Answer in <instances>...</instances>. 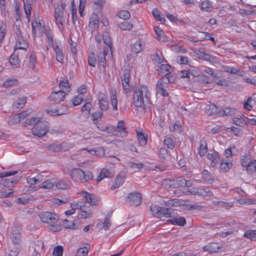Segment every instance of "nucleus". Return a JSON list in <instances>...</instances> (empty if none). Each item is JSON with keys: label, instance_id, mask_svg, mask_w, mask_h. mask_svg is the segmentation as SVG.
<instances>
[{"label": "nucleus", "instance_id": "nucleus-54", "mask_svg": "<svg viewBox=\"0 0 256 256\" xmlns=\"http://www.w3.org/2000/svg\"><path fill=\"white\" fill-rule=\"evenodd\" d=\"M36 62V56L35 53L32 52L30 56V67L35 71V66Z\"/></svg>", "mask_w": 256, "mask_h": 256}, {"label": "nucleus", "instance_id": "nucleus-60", "mask_svg": "<svg viewBox=\"0 0 256 256\" xmlns=\"http://www.w3.org/2000/svg\"><path fill=\"white\" fill-rule=\"evenodd\" d=\"M164 205L168 207L177 206L180 202L177 199L170 200L164 202Z\"/></svg>", "mask_w": 256, "mask_h": 256}, {"label": "nucleus", "instance_id": "nucleus-4", "mask_svg": "<svg viewBox=\"0 0 256 256\" xmlns=\"http://www.w3.org/2000/svg\"><path fill=\"white\" fill-rule=\"evenodd\" d=\"M150 94L147 86L142 85L140 88L134 90L133 104L137 108H142L146 103H148Z\"/></svg>", "mask_w": 256, "mask_h": 256}, {"label": "nucleus", "instance_id": "nucleus-63", "mask_svg": "<svg viewBox=\"0 0 256 256\" xmlns=\"http://www.w3.org/2000/svg\"><path fill=\"white\" fill-rule=\"evenodd\" d=\"M63 254V248L60 246L54 247L52 254L54 256H62Z\"/></svg>", "mask_w": 256, "mask_h": 256}, {"label": "nucleus", "instance_id": "nucleus-8", "mask_svg": "<svg viewBox=\"0 0 256 256\" xmlns=\"http://www.w3.org/2000/svg\"><path fill=\"white\" fill-rule=\"evenodd\" d=\"M241 164L243 167L246 168L248 174L256 172V160H251L248 156H243L241 158Z\"/></svg>", "mask_w": 256, "mask_h": 256}, {"label": "nucleus", "instance_id": "nucleus-50", "mask_svg": "<svg viewBox=\"0 0 256 256\" xmlns=\"http://www.w3.org/2000/svg\"><path fill=\"white\" fill-rule=\"evenodd\" d=\"M202 178L205 182L211 183L213 180V177L211 174L207 170H204L202 173Z\"/></svg>", "mask_w": 256, "mask_h": 256}, {"label": "nucleus", "instance_id": "nucleus-11", "mask_svg": "<svg viewBox=\"0 0 256 256\" xmlns=\"http://www.w3.org/2000/svg\"><path fill=\"white\" fill-rule=\"evenodd\" d=\"M66 95L63 90H58L52 92L48 98L54 104H58L64 100Z\"/></svg>", "mask_w": 256, "mask_h": 256}, {"label": "nucleus", "instance_id": "nucleus-37", "mask_svg": "<svg viewBox=\"0 0 256 256\" xmlns=\"http://www.w3.org/2000/svg\"><path fill=\"white\" fill-rule=\"evenodd\" d=\"M42 180V176L38 174L34 178L28 176L26 178V181L28 184L30 185H34L40 182Z\"/></svg>", "mask_w": 256, "mask_h": 256}, {"label": "nucleus", "instance_id": "nucleus-32", "mask_svg": "<svg viewBox=\"0 0 256 256\" xmlns=\"http://www.w3.org/2000/svg\"><path fill=\"white\" fill-rule=\"evenodd\" d=\"M232 166V162L230 160H222L220 162V168L221 171L224 172H228Z\"/></svg>", "mask_w": 256, "mask_h": 256}, {"label": "nucleus", "instance_id": "nucleus-25", "mask_svg": "<svg viewBox=\"0 0 256 256\" xmlns=\"http://www.w3.org/2000/svg\"><path fill=\"white\" fill-rule=\"evenodd\" d=\"M59 86L61 89L60 90H63L66 94H68L70 91V86L68 80L66 78H64L60 80Z\"/></svg>", "mask_w": 256, "mask_h": 256}, {"label": "nucleus", "instance_id": "nucleus-42", "mask_svg": "<svg viewBox=\"0 0 256 256\" xmlns=\"http://www.w3.org/2000/svg\"><path fill=\"white\" fill-rule=\"evenodd\" d=\"M244 236L252 241L256 242V230H248L246 231L244 234Z\"/></svg>", "mask_w": 256, "mask_h": 256}, {"label": "nucleus", "instance_id": "nucleus-10", "mask_svg": "<svg viewBox=\"0 0 256 256\" xmlns=\"http://www.w3.org/2000/svg\"><path fill=\"white\" fill-rule=\"evenodd\" d=\"M32 111V108H28L24 112L10 116L8 120V124L14 125L18 124L31 114Z\"/></svg>", "mask_w": 256, "mask_h": 256}, {"label": "nucleus", "instance_id": "nucleus-64", "mask_svg": "<svg viewBox=\"0 0 256 256\" xmlns=\"http://www.w3.org/2000/svg\"><path fill=\"white\" fill-rule=\"evenodd\" d=\"M88 252V248L86 246L80 248L78 250L77 256H87Z\"/></svg>", "mask_w": 256, "mask_h": 256}, {"label": "nucleus", "instance_id": "nucleus-16", "mask_svg": "<svg viewBox=\"0 0 256 256\" xmlns=\"http://www.w3.org/2000/svg\"><path fill=\"white\" fill-rule=\"evenodd\" d=\"M170 212L173 217L172 218L168 220V221L174 225L184 226L186 224V220L184 217L178 216V214L172 210H170Z\"/></svg>", "mask_w": 256, "mask_h": 256}, {"label": "nucleus", "instance_id": "nucleus-35", "mask_svg": "<svg viewBox=\"0 0 256 256\" xmlns=\"http://www.w3.org/2000/svg\"><path fill=\"white\" fill-rule=\"evenodd\" d=\"M98 16L95 14H92L89 20V26L93 29L98 28Z\"/></svg>", "mask_w": 256, "mask_h": 256}, {"label": "nucleus", "instance_id": "nucleus-36", "mask_svg": "<svg viewBox=\"0 0 256 256\" xmlns=\"http://www.w3.org/2000/svg\"><path fill=\"white\" fill-rule=\"evenodd\" d=\"M118 131L120 133L121 136L124 137L127 136V132L124 128V123L123 120L118 122L116 126Z\"/></svg>", "mask_w": 256, "mask_h": 256}, {"label": "nucleus", "instance_id": "nucleus-21", "mask_svg": "<svg viewBox=\"0 0 256 256\" xmlns=\"http://www.w3.org/2000/svg\"><path fill=\"white\" fill-rule=\"evenodd\" d=\"M28 47V44L25 38L19 36L16 43L14 50H26Z\"/></svg>", "mask_w": 256, "mask_h": 256}, {"label": "nucleus", "instance_id": "nucleus-40", "mask_svg": "<svg viewBox=\"0 0 256 256\" xmlns=\"http://www.w3.org/2000/svg\"><path fill=\"white\" fill-rule=\"evenodd\" d=\"M92 108V105L90 102H86L82 108V112L86 116H89Z\"/></svg>", "mask_w": 256, "mask_h": 256}, {"label": "nucleus", "instance_id": "nucleus-55", "mask_svg": "<svg viewBox=\"0 0 256 256\" xmlns=\"http://www.w3.org/2000/svg\"><path fill=\"white\" fill-rule=\"evenodd\" d=\"M92 116L94 124H96L101 120L103 116V113L101 111H96L92 114Z\"/></svg>", "mask_w": 256, "mask_h": 256}, {"label": "nucleus", "instance_id": "nucleus-51", "mask_svg": "<svg viewBox=\"0 0 256 256\" xmlns=\"http://www.w3.org/2000/svg\"><path fill=\"white\" fill-rule=\"evenodd\" d=\"M170 66L168 64H161L160 66L159 72L163 75H167L170 73Z\"/></svg>", "mask_w": 256, "mask_h": 256}, {"label": "nucleus", "instance_id": "nucleus-20", "mask_svg": "<svg viewBox=\"0 0 256 256\" xmlns=\"http://www.w3.org/2000/svg\"><path fill=\"white\" fill-rule=\"evenodd\" d=\"M54 18L60 30L63 28L64 22L63 18V12L60 10H58V8H55Z\"/></svg>", "mask_w": 256, "mask_h": 256}, {"label": "nucleus", "instance_id": "nucleus-24", "mask_svg": "<svg viewBox=\"0 0 256 256\" xmlns=\"http://www.w3.org/2000/svg\"><path fill=\"white\" fill-rule=\"evenodd\" d=\"M70 182L68 178H62L55 184L56 187L58 190H66L70 187Z\"/></svg>", "mask_w": 256, "mask_h": 256}, {"label": "nucleus", "instance_id": "nucleus-6", "mask_svg": "<svg viewBox=\"0 0 256 256\" xmlns=\"http://www.w3.org/2000/svg\"><path fill=\"white\" fill-rule=\"evenodd\" d=\"M150 210L152 215L156 216L168 218L174 216L172 215L170 210L168 208L152 205Z\"/></svg>", "mask_w": 256, "mask_h": 256}, {"label": "nucleus", "instance_id": "nucleus-34", "mask_svg": "<svg viewBox=\"0 0 256 256\" xmlns=\"http://www.w3.org/2000/svg\"><path fill=\"white\" fill-rule=\"evenodd\" d=\"M56 184V180L54 178L42 182L40 185V188L44 189H50Z\"/></svg>", "mask_w": 256, "mask_h": 256}, {"label": "nucleus", "instance_id": "nucleus-9", "mask_svg": "<svg viewBox=\"0 0 256 256\" xmlns=\"http://www.w3.org/2000/svg\"><path fill=\"white\" fill-rule=\"evenodd\" d=\"M32 33L34 36L38 34H42L45 31V24L42 19L39 18L34 20L32 22Z\"/></svg>", "mask_w": 256, "mask_h": 256}, {"label": "nucleus", "instance_id": "nucleus-17", "mask_svg": "<svg viewBox=\"0 0 256 256\" xmlns=\"http://www.w3.org/2000/svg\"><path fill=\"white\" fill-rule=\"evenodd\" d=\"M145 46V40L140 38L132 45L131 50L132 52L138 54L144 50Z\"/></svg>", "mask_w": 256, "mask_h": 256}, {"label": "nucleus", "instance_id": "nucleus-49", "mask_svg": "<svg viewBox=\"0 0 256 256\" xmlns=\"http://www.w3.org/2000/svg\"><path fill=\"white\" fill-rule=\"evenodd\" d=\"M237 152L236 148L235 146H232L224 150V156L226 158H230L233 155Z\"/></svg>", "mask_w": 256, "mask_h": 256}, {"label": "nucleus", "instance_id": "nucleus-3", "mask_svg": "<svg viewBox=\"0 0 256 256\" xmlns=\"http://www.w3.org/2000/svg\"><path fill=\"white\" fill-rule=\"evenodd\" d=\"M40 117H33L31 119H27L25 122V126L36 124L32 129V134L38 137L44 136L49 130V124L46 121H40Z\"/></svg>", "mask_w": 256, "mask_h": 256}, {"label": "nucleus", "instance_id": "nucleus-27", "mask_svg": "<svg viewBox=\"0 0 256 256\" xmlns=\"http://www.w3.org/2000/svg\"><path fill=\"white\" fill-rule=\"evenodd\" d=\"M53 49L56 54V60L60 63H63L64 56L62 50V47L59 45L56 44L53 46Z\"/></svg>", "mask_w": 256, "mask_h": 256}, {"label": "nucleus", "instance_id": "nucleus-5", "mask_svg": "<svg viewBox=\"0 0 256 256\" xmlns=\"http://www.w3.org/2000/svg\"><path fill=\"white\" fill-rule=\"evenodd\" d=\"M71 179L75 182L84 184L93 178V174L90 171H84L80 168H73L70 171Z\"/></svg>", "mask_w": 256, "mask_h": 256}, {"label": "nucleus", "instance_id": "nucleus-7", "mask_svg": "<svg viewBox=\"0 0 256 256\" xmlns=\"http://www.w3.org/2000/svg\"><path fill=\"white\" fill-rule=\"evenodd\" d=\"M78 194L85 202L88 203L92 206H96L100 204V199L93 194L84 190L80 192Z\"/></svg>", "mask_w": 256, "mask_h": 256}, {"label": "nucleus", "instance_id": "nucleus-15", "mask_svg": "<svg viewBox=\"0 0 256 256\" xmlns=\"http://www.w3.org/2000/svg\"><path fill=\"white\" fill-rule=\"evenodd\" d=\"M141 194L138 192L130 194L127 197V201L131 205L138 206L141 203Z\"/></svg>", "mask_w": 256, "mask_h": 256}, {"label": "nucleus", "instance_id": "nucleus-58", "mask_svg": "<svg viewBox=\"0 0 256 256\" xmlns=\"http://www.w3.org/2000/svg\"><path fill=\"white\" fill-rule=\"evenodd\" d=\"M84 100L83 97L80 95H78L74 96L71 100L74 106H76L80 104Z\"/></svg>", "mask_w": 256, "mask_h": 256}, {"label": "nucleus", "instance_id": "nucleus-13", "mask_svg": "<svg viewBox=\"0 0 256 256\" xmlns=\"http://www.w3.org/2000/svg\"><path fill=\"white\" fill-rule=\"evenodd\" d=\"M99 107L102 111H106L108 108V102L105 94L99 92L97 95Z\"/></svg>", "mask_w": 256, "mask_h": 256}, {"label": "nucleus", "instance_id": "nucleus-1", "mask_svg": "<svg viewBox=\"0 0 256 256\" xmlns=\"http://www.w3.org/2000/svg\"><path fill=\"white\" fill-rule=\"evenodd\" d=\"M41 222L46 224V226L53 232H59L62 230L58 216L54 212L46 211L40 212L38 214Z\"/></svg>", "mask_w": 256, "mask_h": 256}, {"label": "nucleus", "instance_id": "nucleus-28", "mask_svg": "<svg viewBox=\"0 0 256 256\" xmlns=\"http://www.w3.org/2000/svg\"><path fill=\"white\" fill-rule=\"evenodd\" d=\"M222 246L216 244H210L204 247V251L208 252L210 253H215L218 252L221 249Z\"/></svg>", "mask_w": 256, "mask_h": 256}, {"label": "nucleus", "instance_id": "nucleus-46", "mask_svg": "<svg viewBox=\"0 0 256 256\" xmlns=\"http://www.w3.org/2000/svg\"><path fill=\"white\" fill-rule=\"evenodd\" d=\"M23 2L25 13L26 17L29 18L31 15V4L29 2L28 0H23Z\"/></svg>", "mask_w": 256, "mask_h": 256}, {"label": "nucleus", "instance_id": "nucleus-31", "mask_svg": "<svg viewBox=\"0 0 256 256\" xmlns=\"http://www.w3.org/2000/svg\"><path fill=\"white\" fill-rule=\"evenodd\" d=\"M248 118L244 116H242L240 118H234L232 121L234 124L240 126H244L248 122Z\"/></svg>", "mask_w": 256, "mask_h": 256}, {"label": "nucleus", "instance_id": "nucleus-39", "mask_svg": "<svg viewBox=\"0 0 256 256\" xmlns=\"http://www.w3.org/2000/svg\"><path fill=\"white\" fill-rule=\"evenodd\" d=\"M9 62L13 69L17 68L20 66L18 56L14 54L10 56L9 59Z\"/></svg>", "mask_w": 256, "mask_h": 256}, {"label": "nucleus", "instance_id": "nucleus-61", "mask_svg": "<svg viewBox=\"0 0 256 256\" xmlns=\"http://www.w3.org/2000/svg\"><path fill=\"white\" fill-rule=\"evenodd\" d=\"M236 110L232 108H226L222 110L223 115L226 116H232L234 114Z\"/></svg>", "mask_w": 256, "mask_h": 256}, {"label": "nucleus", "instance_id": "nucleus-22", "mask_svg": "<svg viewBox=\"0 0 256 256\" xmlns=\"http://www.w3.org/2000/svg\"><path fill=\"white\" fill-rule=\"evenodd\" d=\"M154 30L156 34V39L160 42H166L168 41L169 38L164 34V32L159 27L154 26Z\"/></svg>", "mask_w": 256, "mask_h": 256}, {"label": "nucleus", "instance_id": "nucleus-41", "mask_svg": "<svg viewBox=\"0 0 256 256\" xmlns=\"http://www.w3.org/2000/svg\"><path fill=\"white\" fill-rule=\"evenodd\" d=\"M26 102V98L25 96L18 98L14 104V107L17 109H20L23 108Z\"/></svg>", "mask_w": 256, "mask_h": 256}, {"label": "nucleus", "instance_id": "nucleus-38", "mask_svg": "<svg viewBox=\"0 0 256 256\" xmlns=\"http://www.w3.org/2000/svg\"><path fill=\"white\" fill-rule=\"evenodd\" d=\"M110 102L114 110H118V100L116 94L115 90H112L110 92Z\"/></svg>", "mask_w": 256, "mask_h": 256}, {"label": "nucleus", "instance_id": "nucleus-29", "mask_svg": "<svg viewBox=\"0 0 256 256\" xmlns=\"http://www.w3.org/2000/svg\"><path fill=\"white\" fill-rule=\"evenodd\" d=\"M126 178V173L121 172L117 176L116 180L112 186L113 189L116 188L121 186L124 182Z\"/></svg>", "mask_w": 256, "mask_h": 256}, {"label": "nucleus", "instance_id": "nucleus-59", "mask_svg": "<svg viewBox=\"0 0 256 256\" xmlns=\"http://www.w3.org/2000/svg\"><path fill=\"white\" fill-rule=\"evenodd\" d=\"M201 8L202 10L208 12L210 11L212 8V4L209 0H204L201 4Z\"/></svg>", "mask_w": 256, "mask_h": 256}, {"label": "nucleus", "instance_id": "nucleus-12", "mask_svg": "<svg viewBox=\"0 0 256 256\" xmlns=\"http://www.w3.org/2000/svg\"><path fill=\"white\" fill-rule=\"evenodd\" d=\"M10 238L14 244H20L21 240L20 229V228L14 226L11 228Z\"/></svg>", "mask_w": 256, "mask_h": 256}, {"label": "nucleus", "instance_id": "nucleus-26", "mask_svg": "<svg viewBox=\"0 0 256 256\" xmlns=\"http://www.w3.org/2000/svg\"><path fill=\"white\" fill-rule=\"evenodd\" d=\"M61 226H63L66 228L68 229H76L78 228L77 220H63L60 222Z\"/></svg>", "mask_w": 256, "mask_h": 256}, {"label": "nucleus", "instance_id": "nucleus-30", "mask_svg": "<svg viewBox=\"0 0 256 256\" xmlns=\"http://www.w3.org/2000/svg\"><path fill=\"white\" fill-rule=\"evenodd\" d=\"M207 158L211 161L210 165L212 166H215L219 162L220 158L218 152H213L207 154Z\"/></svg>", "mask_w": 256, "mask_h": 256}, {"label": "nucleus", "instance_id": "nucleus-62", "mask_svg": "<svg viewBox=\"0 0 256 256\" xmlns=\"http://www.w3.org/2000/svg\"><path fill=\"white\" fill-rule=\"evenodd\" d=\"M118 16L121 19L126 20L130 18V14L127 10H122L118 12Z\"/></svg>", "mask_w": 256, "mask_h": 256}, {"label": "nucleus", "instance_id": "nucleus-45", "mask_svg": "<svg viewBox=\"0 0 256 256\" xmlns=\"http://www.w3.org/2000/svg\"><path fill=\"white\" fill-rule=\"evenodd\" d=\"M102 38L104 42L106 45V46H105L106 50H108L109 49V50L112 52V44L109 34L106 32L105 34L102 36Z\"/></svg>", "mask_w": 256, "mask_h": 256}, {"label": "nucleus", "instance_id": "nucleus-18", "mask_svg": "<svg viewBox=\"0 0 256 256\" xmlns=\"http://www.w3.org/2000/svg\"><path fill=\"white\" fill-rule=\"evenodd\" d=\"M130 74L129 70H126L124 72L122 76V84L126 92H130Z\"/></svg>", "mask_w": 256, "mask_h": 256}, {"label": "nucleus", "instance_id": "nucleus-57", "mask_svg": "<svg viewBox=\"0 0 256 256\" xmlns=\"http://www.w3.org/2000/svg\"><path fill=\"white\" fill-rule=\"evenodd\" d=\"M56 116L66 114L68 113V108L66 106L62 105L56 110Z\"/></svg>", "mask_w": 256, "mask_h": 256}, {"label": "nucleus", "instance_id": "nucleus-52", "mask_svg": "<svg viewBox=\"0 0 256 256\" xmlns=\"http://www.w3.org/2000/svg\"><path fill=\"white\" fill-rule=\"evenodd\" d=\"M110 176V173L108 170L106 168H104L102 170L98 177L97 182H99L103 178L108 177Z\"/></svg>", "mask_w": 256, "mask_h": 256}, {"label": "nucleus", "instance_id": "nucleus-48", "mask_svg": "<svg viewBox=\"0 0 256 256\" xmlns=\"http://www.w3.org/2000/svg\"><path fill=\"white\" fill-rule=\"evenodd\" d=\"M189 193L194 195H206L208 196H211L212 195V192H211L208 191L206 192L205 190L202 189H196L192 191H190Z\"/></svg>", "mask_w": 256, "mask_h": 256}, {"label": "nucleus", "instance_id": "nucleus-44", "mask_svg": "<svg viewBox=\"0 0 256 256\" xmlns=\"http://www.w3.org/2000/svg\"><path fill=\"white\" fill-rule=\"evenodd\" d=\"M128 166L134 171L138 170L144 167L142 163H134L132 161H129L127 162Z\"/></svg>", "mask_w": 256, "mask_h": 256}, {"label": "nucleus", "instance_id": "nucleus-33", "mask_svg": "<svg viewBox=\"0 0 256 256\" xmlns=\"http://www.w3.org/2000/svg\"><path fill=\"white\" fill-rule=\"evenodd\" d=\"M207 142L205 140L202 139L200 141L198 154L200 156H204L207 152Z\"/></svg>", "mask_w": 256, "mask_h": 256}, {"label": "nucleus", "instance_id": "nucleus-43", "mask_svg": "<svg viewBox=\"0 0 256 256\" xmlns=\"http://www.w3.org/2000/svg\"><path fill=\"white\" fill-rule=\"evenodd\" d=\"M152 14L162 24H164L166 20L163 16L161 14L160 12L157 8H154L152 11Z\"/></svg>", "mask_w": 256, "mask_h": 256}, {"label": "nucleus", "instance_id": "nucleus-47", "mask_svg": "<svg viewBox=\"0 0 256 256\" xmlns=\"http://www.w3.org/2000/svg\"><path fill=\"white\" fill-rule=\"evenodd\" d=\"M108 52L106 47L103 48V53L100 54L98 56V62L99 64L102 66H104L106 64V56L107 55Z\"/></svg>", "mask_w": 256, "mask_h": 256}, {"label": "nucleus", "instance_id": "nucleus-2", "mask_svg": "<svg viewBox=\"0 0 256 256\" xmlns=\"http://www.w3.org/2000/svg\"><path fill=\"white\" fill-rule=\"evenodd\" d=\"M18 173L17 171H12L0 173V178H4L14 175ZM16 182L10 178L2 179L0 180V198H8L14 193L11 188L13 184Z\"/></svg>", "mask_w": 256, "mask_h": 256}, {"label": "nucleus", "instance_id": "nucleus-53", "mask_svg": "<svg viewBox=\"0 0 256 256\" xmlns=\"http://www.w3.org/2000/svg\"><path fill=\"white\" fill-rule=\"evenodd\" d=\"M119 27L120 30H130L134 26L133 24L128 22H123L119 24Z\"/></svg>", "mask_w": 256, "mask_h": 256}, {"label": "nucleus", "instance_id": "nucleus-14", "mask_svg": "<svg viewBox=\"0 0 256 256\" xmlns=\"http://www.w3.org/2000/svg\"><path fill=\"white\" fill-rule=\"evenodd\" d=\"M167 88V84L166 82H164L163 80L161 79L157 82L156 91L158 94L163 96H168V92Z\"/></svg>", "mask_w": 256, "mask_h": 256}, {"label": "nucleus", "instance_id": "nucleus-23", "mask_svg": "<svg viewBox=\"0 0 256 256\" xmlns=\"http://www.w3.org/2000/svg\"><path fill=\"white\" fill-rule=\"evenodd\" d=\"M82 151L86 150L91 155H94L97 156H102L104 155V150L101 147L96 148L94 149H88V148H83Z\"/></svg>", "mask_w": 256, "mask_h": 256}, {"label": "nucleus", "instance_id": "nucleus-19", "mask_svg": "<svg viewBox=\"0 0 256 256\" xmlns=\"http://www.w3.org/2000/svg\"><path fill=\"white\" fill-rule=\"evenodd\" d=\"M74 144L70 142H64L61 144H53L50 146V149L54 151L66 150L73 147Z\"/></svg>", "mask_w": 256, "mask_h": 256}, {"label": "nucleus", "instance_id": "nucleus-56", "mask_svg": "<svg viewBox=\"0 0 256 256\" xmlns=\"http://www.w3.org/2000/svg\"><path fill=\"white\" fill-rule=\"evenodd\" d=\"M137 137L140 144L142 146H144L147 142V138L145 137L142 132H137Z\"/></svg>", "mask_w": 256, "mask_h": 256}]
</instances>
